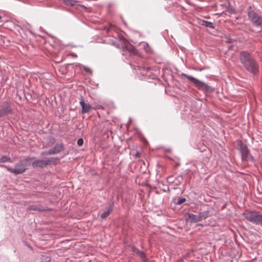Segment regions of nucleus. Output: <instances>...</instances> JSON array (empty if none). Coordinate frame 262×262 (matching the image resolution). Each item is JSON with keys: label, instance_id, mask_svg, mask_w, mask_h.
Returning <instances> with one entry per match:
<instances>
[{"label": "nucleus", "instance_id": "1", "mask_svg": "<svg viewBox=\"0 0 262 262\" xmlns=\"http://www.w3.org/2000/svg\"><path fill=\"white\" fill-rule=\"evenodd\" d=\"M119 37L122 43L121 48L123 52H128L131 56L132 62L130 64V66H133L134 69H137L143 76L150 77L151 74V69L148 67L142 66V59L138 51L123 36H119Z\"/></svg>", "mask_w": 262, "mask_h": 262}, {"label": "nucleus", "instance_id": "2", "mask_svg": "<svg viewBox=\"0 0 262 262\" xmlns=\"http://www.w3.org/2000/svg\"><path fill=\"white\" fill-rule=\"evenodd\" d=\"M238 59L244 69L253 75L257 74L259 72V64L254 56L247 51L239 52Z\"/></svg>", "mask_w": 262, "mask_h": 262}, {"label": "nucleus", "instance_id": "3", "mask_svg": "<svg viewBox=\"0 0 262 262\" xmlns=\"http://www.w3.org/2000/svg\"><path fill=\"white\" fill-rule=\"evenodd\" d=\"M35 159V157L27 158L25 160H21L17 163L14 168L6 166L4 165H0L1 167H6L10 172L15 174H19L24 173L28 167V162L32 159Z\"/></svg>", "mask_w": 262, "mask_h": 262}, {"label": "nucleus", "instance_id": "4", "mask_svg": "<svg viewBox=\"0 0 262 262\" xmlns=\"http://www.w3.org/2000/svg\"><path fill=\"white\" fill-rule=\"evenodd\" d=\"M182 76L186 77L190 81L193 82L194 84L195 85V86L197 87L199 90L202 91L204 92L210 93L213 91V88L212 86L208 85L206 83L196 78H194L191 76L188 75L185 73H182Z\"/></svg>", "mask_w": 262, "mask_h": 262}, {"label": "nucleus", "instance_id": "5", "mask_svg": "<svg viewBox=\"0 0 262 262\" xmlns=\"http://www.w3.org/2000/svg\"><path fill=\"white\" fill-rule=\"evenodd\" d=\"M59 160L60 158L58 157H50L47 158L45 160H36L32 163V166L35 168H42L47 167L51 164L55 165Z\"/></svg>", "mask_w": 262, "mask_h": 262}, {"label": "nucleus", "instance_id": "6", "mask_svg": "<svg viewBox=\"0 0 262 262\" xmlns=\"http://www.w3.org/2000/svg\"><path fill=\"white\" fill-rule=\"evenodd\" d=\"M244 217L249 222L262 226V214L255 211H246L243 214Z\"/></svg>", "mask_w": 262, "mask_h": 262}, {"label": "nucleus", "instance_id": "7", "mask_svg": "<svg viewBox=\"0 0 262 262\" xmlns=\"http://www.w3.org/2000/svg\"><path fill=\"white\" fill-rule=\"evenodd\" d=\"M249 19L256 27H260L262 28V15L259 13L251 9V7L249 8L248 12Z\"/></svg>", "mask_w": 262, "mask_h": 262}, {"label": "nucleus", "instance_id": "8", "mask_svg": "<svg viewBox=\"0 0 262 262\" xmlns=\"http://www.w3.org/2000/svg\"><path fill=\"white\" fill-rule=\"evenodd\" d=\"M237 146L239 150H240L243 160L249 161L251 162L254 161V158L250 154L247 145L244 144L241 140L238 141Z\"/></svg>", "mask_w": 262, "mask_h": 262}, {"label": "nucleus", "instance_id": "9", "mask_svg": "<svg viewBox=\"0 0 262 262\" xmlns=\"http://www.w3.org/2000/svg\"><path fill=\"white\" fill-rule=\"evenodd\" d=\"M12 108L13 104L10 101H3L2 103V108L0 109V118L11 114Z\"/></svg>", "mask_w": 262, "mask_h": 262}, {"label": "nucleus", "instance_id": "10", "mask_svg": "<svg viewBox=\"0 0 262 262\" xmlns=\"http://www.w3.org/2000/svg\"><path fill=\"white\" fill-rule=\"evenodd\" d=\"M208 215L207 211L202 212L200 213L198 215H195L193 213H188V219H190L191 223H197L206 219Z\"/></svg>", "mask_w": 262, "mask_h": 262}, {"label": "nucleus", "instance_id": "11", "mask_svg": "<svg viewBox=\"0 0 262 262\" xmlns=\"http://www.w3.org/2000/svg\"><path fill=\"white\" fill-rule=\"evenodd\" d=\"M64 148L63 143H56L55 146L47 151H43L41 153V155H52L59 154Z\"/></svg>", "mask_w": 262, "mask_h": 262}, {"label": "nucleus", "instance_id": "12", "mask_svg": "<svg viewBox=\"0 0 262 262\" xmlns=\"http://www.w3.org/2000/svg\"><path fill=\"white\" fill-rule=\"evenodd\" d=\"M80 105L82 108L81 109V113L85 114L88 113L91 108V106L89 103H85L83 97H81L80 101L79 102Z\"/></svg>", "mask_w": 262, "mask_h": 262}, {"label": "nucleus", "instance_id": "13", "mask_svg": "<svg viewBox=\"0 0 262 262\" xmlns=\"http://www.w3.org/2000/svg\"><path fill=\"white\" fill-rule=\"evenodd\" d=\"M114 203V201H112L111 203L107 207L106 210H105L100 214V218L101 219H104L107 217L110 214V213L113 211Z\"/></svg>", "mask_w": 262, "mask_h": 262}, {"label": "nucleus", "instance_id": "14", "mask_svg": "<svg viewBox=\"0 0 262 262\" xmlns=\"http://www.w3.org/2000/svg\"><path fill=\"white\" fill-rule=\"evenodd\" d=\"M27 209L30 210L40 212L49 210L48 209L45 208L44 207L39 205H30L28 206Z\"/></svg>", "mask_w": 262, "mask_h": 262}, {"label": "nucleus", "instance_id": "15", "mask_svg": "<svg viewBox=\"0 0 262 262\" xmlns=\"http://www.w3.org/2000/svg\"><path fill=\"white\" fill-rule=\"evenodd\" d=\"M132 251L133 252H134V253L137 254L138 255H139L141 258H143L145 257V254H144V253L143 251L140 250L139 249H138L136 247L132 246Z\"/></svg>", "mask_w": 262, "mask_h": 262}, {"label": "nucleus", "instance_id": "16", "mask_svg": "<svg viewBox=\"0 0 262 262\" xmlns=\"http://www.w3.org/2000/svg\"><path fill=\"white\" fill-rule=\"evenodd\" d=\"M200 24L202 26H205L206 27H208V28H209L211 29L214 28V26L213 24L210 21H208L206 20H203L201 21Z\"/></svg>", "mask_w": 262, "mask_h": 262}, {"label": "nucleus", "instance_id": "17", "mask_svg": "<svg viewBox=\"0 0 262 262\" xmlns=\"http://www.w3.org/2000/svg\"><path fill=\"white\" fill-rule=\"evenodd\" d=\"M12 162L11 159L7 156H3L0 159V163H5V162Z\"/></svg>", "mask_w": 262, "mask_h": 262}, {"label": "nucleus", "instance_id": "18", "mask_svg": "<svg viewBox=\"0 0 262 262\" xmlns=\"http://www.w3.org/2000/svg\"><path fill=\"white\" fill-rule=\"evenodd\" d=\"M141 44L142 46H146V47L147 48H145V51L147 53H150V52H151L152 50L150 48V47L149 46V45H148V44L147 43H146L145 42H141Z\"/></svg>", "mask_w": 262, "mask_h": 262}, {"label": "nucleus", "instance_id": "19", "mask_svg": "<svg viewBox=\"0 0 262 262\" xmlns=\"http://www.w3.org/2000/svg\"><path fill=\"white\" fill-rule=\"evenodd\" d=\"M64 2L66 5L70 6H74L76 3L73 0H64Z\"/></svg>", "mask_w": 262, "mask_h": 262}, {"label": "nucleus", "instance_id": "20", "mask_svg": "<svg viewBox=\"0 0 262 262\" xmlns=\"http://www.w3.org/2000/svg\"><path fill=\"white\" fill-rule=\"evenodd\" d=\"M24 96H25V98L26 99V100L28 101H31L32 99V96L29 93H25Z\"/></svg>", "mask_w": 262, "mask_h": 262}, {"label": "nucleus", "instance_id": "21", "mask_svg": "<svg viewBox=\"0 0 262 262\" xmlns=\"http://www.w3.org/2000/svg\"><path fill=\"white\" fill-rule=\"evenodd\" d=\"M186 199L184 198H179L177 204L178 205L182 204V203H184L186 201Z\"/></svg>", "mask_w": 262, "mask_h": 262}, {"label": "nucleus", "instance_id": "22", "mask_svg": "<svg viewBox=\"0 0 262 262\" xmlns=\"http://www.w3.org/2000/svg\"><path fill=\"white\" fill-rule=\"evenodd\" d=\"M77 144L79 146H81L83 144V140L82 138H80L77 140Z\"/></svg>", "mask_w": 262, "mask_h": 262}, {"label": "nucleus", "instance_id": "23", "mask_svg": "<svg viewBox=\"0 0 262 262\" xmlns=\"http://www.w3.org/2000/svg\"><path fill=\"white\" fill-rule=\"evenodd\" d=\"M83 69L84 70V71H85L87 73H89L90 74H92V71L88 67H86L85 66H83Z\"/></svg>", "mask_w": 262, "mask_h": 262}, {"label": "nucleus", "instance_id": "24", "mask_svg": "<svg viewBox=\"0 0 262 262\" xmlns=\"http://www.w3.org/2000/svg\"><path fill=\"white\" fill-rule=\"evenodd\" d=\"M233 41V39L230 38H227L226 42L228 43H232Z\"/></svg>", "mask_w": 262, "mask_h": 262}, {"label": "nucleus", "instance_id": "25", "mask_svg": "<svg viewBox=\"0 0 262 262\" xmlns=\"http://www.w3.org/2000/svg\"><path fill=\"white\" fill-rule=\"evenodd\" d=\"M50 140H51V144H53L54 143V142H55V139H54V138H53V137H52V138H50Z\"/></svg>", "mask_w": 262, "mask_h": 262}, {"label": "nucleus", "instance_id": "26", "mask_svg": "<svg viewBox=\"0 0 262 262\" xmlns=\"http://www.w3.org/2000/svg\"><path fill=\"white\" fill-rule=\"evenodd\" d=\"M163 191L167 192L169 190V188L168 187H166L165 188L163 189Z\"/></svg>", "mask_w": 262, "mask_h": 262}, {"label": "nucleus", "instance_id": "27", "mask_svg": "<svg viewBox=\"0 0 262 262\" xmlns=\"http://www.w3.org/2000/svg\"><path fill=\"white\" fill-rule=\"evenodd\" d=\"M46 262H50V258L49 257H46Z\"/></svg>", "mask_w": 262, "mask_h": 262}, {"label": "nucleus", "instance_id": "28", "mask_svg": "<svg viewBox=\"0 0 262 262\" xmlns=\"http://www.w3.org/2000/svg\"><path fill=\"white\" fill-rule=\"evenodd\" d=\"M139 153H137L136 154V157H139Z\"/></svg>", "mask_w": 262, "mask_h": 262}, {"label": "nucleus", "instance_id": "29", "mask_svg": "<svg viewBox=\"0 0 262 262\" xmlns=\"http://www.w3.org/2000/svg\"><path fill=\"white\" fill-rule=\"evenodd\" d=\"M144 49V50L145 49V48H146L147 47H146V46H142Z\"/></svg>", "mask_w": 262, "mask_h": 262}, {"label": "nucleus", "instance_id": "30", "mask_svg": "<svg viewBox=\"0 0 262 262\" xmlns=\"http://www.w3.org/2000/svg\"><path fill=\"white\" fill-rule=\"evenodd\" d=\"M130 122H131V119L130 118L129 120V122H128V123H130Z\"/></svg>", "mask_w": 262, "mask_h": 262}, {"label": "nucleus", "instance_id": "31", "mask_svg": "<svg viewBox=\"0 0 262 262\" xmlns=\"http://www.w3.org/2000/svg\"><path fill=\"white\" fill-rule=\"evenodd\" d=\"M2 18V17L0 16V19Z\"/></svg>", "mask_w": 262, "mask_h": 262}]
</instances>
